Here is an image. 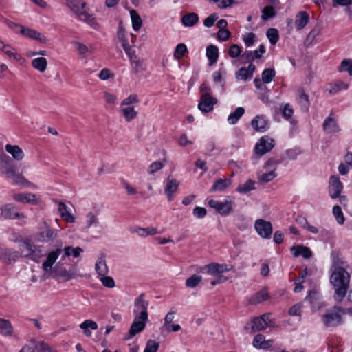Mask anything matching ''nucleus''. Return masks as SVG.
Here are the masks:
<instances>
[{
	"label": "nucleus",
	"instance_id": "obj_1",
	"mask_svg": "<svg viewBox=\"0 0 352 352\" xmlns=\"http://www.w3.org/2000/svg\"><path fill=\"white\" fill-rule=\"evenodd\" d=\"M22 165L15 164L10 157L6 153L0 155V173L14 185L30 186L32 184L23 176V170L19 168Z\"/></svg>",
	"mask_w": 352,
	"mask_h": 352
},
{
	"label": "nucleus",
	"instance_id": "obj_2",
	"mask_svg": "<svg viewBox=\"0 0 352 352\" xmlns=\"http://www.w3.org/2000/svg\"><path fill=\"white\" fill-rule=\"evenodd\" d=\"M350 275L344 267H339L331 276V283L335 288L334 299L340 303L349 286Z\"/></svg>",
	"mask_w": 352,
	"mask_h": 352
},
{
	"label": "nucleus",
	"instance_id": "obj_3",
	"mask_svg": "<svg viewBox=\"0 0 352 352\" xmlns=\"http://www.w3.org/2000/svg\"><path fill=\"white\" fill-rule=\"evenodd\" d=\"M67 6L80 21L87 23L94 29H97L98 24L91 13L79 12V10L85 7V2L82 0H66Z\"/></svg>",
	"mask_w": 352,
	"mask_h": 352
},
{
	"label": "nucleus",
	"instance_id": "obj_4",
	"mask_svg": "<svg viewBox=\"0 0 352 352\" xmlns=\"http://www.w3.org/2000/svg\"><path fill=\"white\" fill-rule=\"evenodd\" d=\"M67 6L80 21L87 23L94 29H97L98 24L91 13L79 12V10L85 7V2L82 0H66Z\"/></svg>",
	"mask_w": 352,
	"mask_h": 352
},
{
	"label": "nucleus",
	"instance_id": "obj_5",
	"mask_svg": "<svg viewBox=\"0 0 352 352\" xmlns=\"http://www.w3.org/2000/svg\"><path fill=\"white\" fill-rule=\"evenodd\" d=\"M19 256L36 261L42 255V247L36 245L30 239H25L19 241Z\"/></svg>",
	"mask_w": 352,
	"mask_h": 352
},
{
	"label": "nucleus",
	"instance_id": "obj_6",
	"mask_svg": "<svg viewBox=\"0 0 352 352\" xmlns=\"http://www.w3.org/2000/svg\"><path fill=\"white\" fill-rule=\"evenodd\" d=\"M337 305L327 309L326 313L322 316V321L326 327H334L344 323L341 312L336 309Z\"/></svg>",
	"mask_w": 352,
	"mask_h": 352
},
{
	"label": "nucleus",
	"instance_id": "obj_7",
	"mask_svg": "<svg viewBox=\"0 0 352 352\" xmlns=\"http://www.w3.org/2000/svg\"><path fill=\"white\" fill-rule=\"evenodd\" d=\"M233 204L234 201L230 197H228L224 201L214 199L208 201V206L223 216H228L232 212Z\"/></svg>",
	"mask_w": 352,
	"mask_h": 352
},
{
	"label": "nucleus",
	"instance_id": "obj_8",
	"mask_svg": "<svg viewBox=\"0 0 352 352\" xmlns=\"http://www.w3.org/2000/svg\"><path fill=\"white\" fill-rule=\"evenodd\" d=\"M26 217L19 212L17 207L13 204H6L0 208V219H21Z\"/></svg>",
	"mask_w": 352,
	"mask_h": 352
},
{
	"label": "nucleus",
	"instance_id": "obj_9",
	"mask_svg": "<svg viewBox=\"0 0 352 352\" xmlns=\"http://www.w3.org/2000/svg\"><path fill=\"white\" fill-rule=\"evenodd\" d=\"M148 302L146 300L144 294H141L134 301L133 316L148 319Z\"/></svg>",
	"mask_w": 352,
	"mask_h": 352
},
{
	"label": "nucleus",
	"instance_id": "obj_10",
	"mask_svg": "<svg viewBox=\"0 0 352 352\" xmlns=\"http://www.w3.org/2000/svg\"><path fill=\"white\" fill-rule=\"evenodd\" d=\"M254 228L261 238L265 239L271 238L273 227L270 221L263 219H256L254 223Z\"/></svg>",
	"mask_w": 352,
	"mask_h": 352
},
{
	"label": "nucleus",
	"instance_id": "obj_11",
	"mask_svg": "<svg viewBox=\"0 0 352 352\" xmlns=\"http://www.w3.org/2000/svg\"><path fill=\"white\" fill-rule=\"evenodd\" d=\"M274 140L267 135L261 137L255 145V153L263 155L274 147Z\"/></svg>",
	"mask_w": 352,
	"mask_h": 352
},
{
	"label": "nucleus",
	"instance_id": "obj_12",
	"mask_svg": "<svg viewBox=\"0 0 352 352\" xmlns=\"http://www.w3.org/2000/svg\"><path fill=\"white\" fill-rule=\"evenodd\" d=\"M148 319L143 318L135 317L129 330V333L126 337V340H130L136 334L142 332L146 327V324Z\"/></svg>",
	"mask_w": 352,
	"mask_h": 352
},
{
	"label": "nucleus",
	"instance_id": "obj_13",
	"mask_svg": "<svg viewBox=\"0 0 352 352\" xmlns=\"http://www.w3.org/2000/svg\"><path fill=\"white\" fill-rule=\"evenodd\" d=\"M218 100L213 96H200L198 109L203 113H209L213 110Z\"/></svg>",
	"mask_w": 352,
	"mask_h": 352
},
{
	"label": "nucleus",
	"instance_id": "obj_14",
	"mask_svg": "<svg viewBox=\"0 0 352 352\" xmlns=\"http://www.w3.org/2000/svg\"><path fill=\"white\" fill-rule=\"evenodd\" d=\"M204 267L206 269L208 274L217 276L219 274L230 271L232 269V265L226 263H212L206 265Z\"/></svg>",
	"mask_w": 352,
	"mask_h": 352
},
{
	"label": "nucleus",
	"instance_id": "obj_15",
	"mask_svg": "<svg viewBox=\"0 0 352 352\" xmlns=\"http://www.w3.org/2000/svg\"><path fill=\"white\" fill-rule=\"evenodd\" d=\"M58 236L57 231L50 228L46 223H43V230L37 234V239L40 242H47L56 239Z\"/></svg>",
	"mask_w": 352,
	"mask_h": 352
},
{
	"label": "nucleus",
	"instance_id": "obj_16",
	"mask_svg": "<svg viewBox=\"0 0 352 352\" xmlns=\"http://www.w3.org/2000/svg\"><path fill=\"white\" fill-rule=\"evenodd\" d=\"M343 189V185L338 176L332 175L329 180V194L332 199H336L340 197V195Z\"/></svg>",
	"mask_w": 352,
	"mask_h": 352
},
{
	"label": "nucleus",
	"instance_id": "obj_17",
	"mask_svg": "<svg viewBox=\"0 0 352 352\" xmlns=\"http://www.w3.org/2000/svg\"><path fill=\"white\" fill-rule=\"evenodd\" d=\"M251 125L256 131L260 133H264L270 128L269 120L263 115L254 117L251 121Z\"/></svg>",
	"mask_w": 352,
	"mask_h": 352
},
{
	"label": "nucleus",
	"instance_id": "obj_18",
	"mask_svg": "<svg viewBox=\"0 0 352 352\" xmlns=\"http://www.w3.org/2000/svg\"><path fill=\"white\" fill-rule=\"evenodd\" d=\"M63 252L61 248H57L56 250L50 252L47 256L46 260L43 263L42 267L45 272L52 271V266Z\"/></svg>",
	"mask_w": 352,
	"mask_h": 352
},
{
	"label": "nucleus",
	"instance_id": "obj_19",
	"mask_svg": "<svg viewBox=\"0 0 352 352\" xmlns=\"http://www.w3.org/2000/svg\"><path fill=\"white\" fill-rule=\"evenodd\" d=\"M270 315L265 314L260 317L254 318L252 321V331H259L264 330L267 326L270 325Z\"/></svg>",
	"mask_w": 352,
	"mask_h": 352
},
{
	"label": "nucleus",
	"instance_id": "obj_20",
	"mask_svg": "<svg viewBox=\"0 0 352 352\" xmlns=\"http://www.w3.org/2000/svg\"><path fill=\"white\" fill-rule=\"evenodd\" d=\"M19 257L18 251L11 248L0 249V259L8 264L15 262Z\"/></svg>",
	"mask_w": 352,
	"mask_h": 352
},
{
	"label": "nucleus",
	"instance_id": "obj_21",
	"mask_svg": "<svg viewBox=\"0 0 352 352\" xmlns=\"http://www.w3.org/2000/svg\"><path fill=\"white\" fill-rule=\"evenodd\" d=\"M179 186V182L177 179L170 176L168 177L166 180L164 192L168 197V201H171L173 200V195L177 191Z\"/></svg>",
	"mask_w": 352,
	"mask_h": 352
},
{
	"label": "nucleus",
	"instance_id": "obj_22",
	"mask_svg": "<svg viewBox=\"0 0 352 352\" xmlns=\"http://www.w3.org/2000/svg\"><path fill=\"white\" fill-rule=\"evenodd\" d=\"M277 164L276 161L274 160H268L265 164V168L267 170H269V172L263 173L261 175L258 177L259 181L263 182H269L272 181L276 175L274 172V169L275 168V166Z\"/></svg>",
	"mask_w": 352,
	"mask_h": 352
},
{
	"label": "nucleus",
	"instance_id": "obj_23",
	"mask_svg": "<svg viewBox=\"0 0 352 352\" xmlns=\"http://www.w3.org/2000/svg\"><path fill=\"white\" fill-rule=\"evenodd\" d=\"M290 252L295 258L302 256L304 258L308 259L313 255L310 248L303 245H294L291 247Z\"/></svg>",
	"mask_w": 352,
	"mask_h": 352
},
{
	"label": "nucleus",
	"instance_id": "obj_24",
	"mask_svg": "<svg viewBox=\"0 0 352 352\" xmlns=\"http://www.w3.org/2000/svg\"><path fill=\"white\" fill-rule=\"evenodd\" d=\"M95 270L98 276L107 275L109 272V268L106 261V256L101 253L99 254L95 264Z\"/></svg>",
	"mask_w": 352,
	"mask_h": 352
},
{
	"label": "nucleus",
	"instance_id": "obj_25",
	"mask_svg": "<svg viewBox=\"0 0 352 352\" xmlns=\"http://www.w3.org/2000/svg\"><path fill=\"white\" fill-rule=\"evenodd\" d=\"M21 34L27 38L40 41L41 43H45L47 41L46 37L41 32L36 30L25 28L24 26L23 28H21Z\"/></svg>",
	"mask_w": 352,
	"mask_h": 352
},
{
	"label": "nucleus",
	"instance_id": "obj_26",
	"mask_svg": "<svg viewBox=\"0 0 352 352\" xmlns=\"http://www.w3.org/2000/svg\"><path fill=\"white\" fill-rule=\"evenodd\" d=\"M5 149L12 158L17 162H20L25 157V153L23 151L18 145H12L8 144L5 146Z\"/></svg>",
	"mask_w": 352,
	"mask_h": 352
},
{
	"label": "nucleus",
	"instance_id": "obj_27",
	"mask_svg": "<svg viewBox=\"0 0 352 352\" xmlns=\"http://www.w3.org/2000/svg\"><path fill=\"white\" fill-rule=\"evenodd\" d=\"M270 297V296L268 289L267 287H264L252 295L249 299V302L252 305H256L268 300Z\"/></svg>",
	"mask_w": 352,
	"mask_h": 352
},
{
	"label": "nucleus",
	"instance_id": "obj_28",
	"mask_svg": "<svg viewBox=\"0 0 352 352\" xmlns=\"http://www.w3.org/2000/svg\"><path fill=\"white\" fill-rule=\"evenodd\" d=\"M296 97L298 103L302 109L307 110L310 105L309 96L305 92L302 87H299L296 91Z\"/></svg>",
	"mask_w": 352,
	"mask_h": 352
},
{
	"label": "nucleus",
	"instance_id": "obj_29",
	"mask_svg": "<svg viewBox=\"0 0 352 352\" xmlns=\"http://www.w3.org/2000/svg\"><path fill=\"white\" fill-rule=\"evenodd\" d=\"M253 346L258 349H267L270 348L273 344L272 340L265 339V337L262 334H257L253 340Z\"/></svg>",
	"mask_w": 352,
	"mask_h": 352
},
{
	"label": "nucleus",
	"instance_id": "obj_30",
	"mask_svg": "<svg viewBox=\"0 0 352 352\" xmlns=\"http://www.w3.org/2000/svg\"><path fill=\"white\" fill-rule=\"evenodd\" d=\"M12 199L17 202L23 204H37L36 195L32 193H17L12 196Z\"/></svg>",
	"mask_w": 352,
	"mask_h": 352
},
{
	"label": "nucleus",
	"instance_id": "obj_31",
	"mask_svg": "<svg viewBox=\"0 0 352 352\" xmlns=\"http://www.w3.org/2000/svg\"><path fill=\"white\" fill-rule=\"evenodd\" d=\"M309 14L306 11L299 12L295 19V27L296 30H302L308 23L309 21Z\"/></svg>",
	"mask_w": 352,
	"mask_h": 352
},
{
	"label": "nucleus",
	"instance_id": "obj_32",
	"mask_svg": "<svg viewBox=\"0 0 352 352\" xmlns=\"http://www.w3.org/2000/svg\"><path fill=\"white\" fill-rule=\"evenodd\" d=\"M255 71V66L253 64H250L248 67H241L236 74V77L239 80H247L250 78L254 72Z\"/></svg>",
	"mask_w": 352,
	"mask_h": 352
},
{
	"label": "nucleus",
	"instance_id": "obj_33",
	"mask_svg": "<svg viewBox=\"0 0 352 352\" xmlns=\"http://www.w3.org/2000/svg\"><path fill=\"white\" fill-rule=\"evenodd\" d=\"M131 232L137 234L140 237H146L158 234L157 228L153 227L141 228L135 227L131 229Z\"/></svg>",
	"mask_w": 352,
	"mask_h": 352
},
{
	"label": "nucleus",
	"instance_id": "obj_34",
	"mask_svg": "<svg viewBox=\"0 0 352 352\" xmlns=\"http://www.w3.org/2000/svg\"><path fill=\"white\" fill-rule=\"evenodd\" d=\"M54 272L56 273V276L63 278L65 281L69 280L78 276L77 270L75 268L67 270L65 268L60 269V270L56 269Z\"/></svg>",
	"mask_w": 352,
	"mask_h": 352
},
{
	"label": "nucleus",
	"instance_id": "obj_35",
	"mask_svg": "<svg viewBox=\"0 0 352 352\" xmlns=\"http://www.w3.org/2000/svg\"><path fill=\"white\" fill-rule=\"evenodd\" d=\"M182 23L185 27H192L199 21V16L195 12L184 14L182 17Z\"/></svg>",
	"mask_w": 352,
	"mask_h": 352
},
{
	"label": "nucleus",
	"instance_id": "obj_36",
	"mask_svg": "<svg viewBox=\"0 0 352 352\" xmlns=\"http://www.w3.org/2000/svg\"><path fill=\"white\" fill-rule=\"evenodd\" d=\"M322 126L323 129L329 133H336L340 131L336 121L331 117H327L324 120Z\"/></svg>",
	"mask_w": 352,
	"mask_h": 352
},
{
	"label": "nucleus",
	"instance_id": "obj_37",
	"mask_svg": "<svg viewBox=\"0 0 352 352\" xmlns=\"http://www.w3.org/2000/svg\"><path fill=\"white\" fill-rule=\"evenodd\" d=\"M58 212L61 217L68 223H74V217L69 212L67 206L63 202L58 203Z\"/></svg>",
	"mask_w": 352,
	"mask_h": 352
},
{
	"label": "nucleus",
	"instance_id": "obj_38",
	"mask_svg": "<svg viewBox=\"0 0 352 352\" xmlns=\"http://www.w3.org/2000/svg\"><path fill=\"white\" fill-rule=\"evenodd\" d=\"M80 328L83 331L84 334L89 337L91 336L90 329L96 330L98 329L97 323L92 320H85L79 325Z\"/></svg>",
	"mask_w": 352,
	"mask_h": 352
},
{
	"label": "nucleus",
	"instance_id": "obj_39",
	"mask_svg": "<svg viewBox=\"0 0 352 352\" xmlns=\"http://www.w3.org/2000/svg\"><path fill=\"white\" fill-rule=\"evenodd\" d=\"M206 56L209 60V65H212L217 61L219 50L215 45H210L206 48Z\"/></svg>",
	"mask_w": 352,
	"mask_h": 352
},
{
	"label": "nucleus",
	"instance_id": "obj_40",
	"mask_svg": "<svg viewBox=\"0 0 352 352\" xmlns=\"http://www.w3.org/2000/svg\"><path fill=\"white\" fill-rule=\"evenodd\" d=\"M231 184L232 180L230 179L225 178L218 179L214 183L210 191H223L228 188Z\"/></svg>",
	"mask_w": 352,
	"mask_h": 352
},
{
	"label": "nucleus",
	"instance_id": "obj_41",
	"mask_svg": "<svg viewBox=\"0 0 352 352\" xmlns=\"http://www.w3.org/2000/svg\"><path fill=\"white\" fill-rule=\"evenodd\" d=\"M0 50L3 52L9 57L14 58L16 60H19L21 58V55L16 52L14 47L3 42L1 43Z\"/></svg>",
	"mask_w": 352,
	"mask_h": 352
},
{
	"label": "nucleus",
	"instance_id": "obj_42",
	"mask_svg": "<svg viewBox=\"0 0 352 352\" xmlns=\"http://www.w3.org/2000/svg\"><path fill=\"white\" fill-rule=\"evenodd\" d=\"M62 250L64 252V254L62 256L63 260H64L65 257L70 256H72L74 258H77L83 252V250L80 247L73 248L72 246H67Z\"/></svg>",
	"mask_w": 352,
	"mask_h": 352
},
{
	"label": "nucleus",
	"instance_id": "obj_43",
	"mask_svg": "<svg viewBox=\"0 0 352 352\" xmlns=\"http://www.w3.org/2000/svg\"><path fill=\"white\" fill-rule=\"evenodd\" d=\"M13 333V328L10 322L0 318V334L3 336H10Z\"/></svg>",
	"mask_w": 352,
	"mask_h": 352
},
{
	"label": "nucleus",
	"instance_id": "obj_44",
	"mask_svg": "<svg viewBox=\"0 0 352 352\" xmlns=\"http://www.w3.org/2000/svg\"><path fill=\"white\" fill-rule=\"evenodd\" d=\"M120 111L126 122L133 120L138 116V111L133 107H124Z\"/></svg>",
	"mask_w": 352,
	"mask_h": 352
},
{
	"label": "nucleus",
	"instance_id": "obj_45",
	"mask_svg": "<svg viewBox=\"0 0 352 352\" xmlns=\"http://www.w3.org/2000/svg\"><path fill=\"white\" fill-rule=\"evenodd\" d=\"M32 67L40 72H44L46 70L47 61L44 57H38L32 60Z\"/></svg>",
	"mask_w": 352,
	"mask_h": 352
},
{
	"label": "nucleus",
	"instance_id": "obj_46",
	"mask_svg": "<svg viewBox=\"0 0 352 352\" xmlns=\"http://www.w3.org/2000/svg\"><path fill=\"white\" fill-rule=\"evenodd\" d=\"M245 113V109L243 107H237L235 111L232 113H231L228 118V122L230 124H235L242 117V116Z\"/></svg>",
	"mask_w": 352,
	"mask_h": 352
},
{
	"label": "nucleus",
	"instance_id": "obj_47",
	"mask_svg": "<svg viewBox=\"0 0 352 352\" xmlns=\"http://www.w3.org/2000/svg\"><path fill=\"white\" fill-rule=\"evenodd\" d=\"M131 19L132 21L133 29L135 31H139L142 25V21L139 14L135 10L130 11Z\"/></svg>",
	"mask_w": 352,
	"mask_h": 352
},
{
	"label": "nucleus",
	"instance_id": "obj_48",
	"mask_svg": "<svg viewBox=\"0 0 352 352\" xmlns=\"http://www.w3.org/2000/svg\"><path fill=\"white\" fill-rule=\"evenodd\" d=\"M124 52L130 60L131 66L134 69H137L141 65V63L135 54V51L133 50L131 47H129L126 50H124Z\"/></svg>",
	"mask_w": 352,
	"mask_h": 352
},
{
	"label": "nucleus",
	"instance_id": "obj_49",
	"mask_svg": "<svg viewBox=\"0 0 352 352\" xmlns=\"http://www.w3.org/2000/svg\"><path fill=\"white\" fill-rule=\"evenodd\" d=\"M74 45L78 51V53L81 56H85L87 54H91L94 51L92 47H89L86 45L78 41L74 42Z\"/></svg>",
	"mask_w": 352,
	"mask_h": 352
},
{
	"label": "nucleus",
	"instance_id": "obj_50",
	"mask_svg": "<svg viewBox=\"0 0 352 352\" xmlns=\"http://www.w3.org/2000/svg\"><path fill=\"white\" fill-rule=\"evenodd\" d=\"M339 72H347L350 76H352V60L349 58L342 60L338 69Z\"/></svg>",
	"mask_w": 352,
	"mask_h": 352
},
{
	"label": "nucleus",
	"instance_id": "obj_51",
	"mask_svg": "<svg viewBox=\"0 0 352 352\" xmlns=\"http://www.w3.org/2000/svg\"><path fill=\"white\" fill-rule=\"evenodd\" d=\"M320 28L318 25H316L307 36L305 43L307 45L312 44L316 38L320 34Z\"/></svg>",
	"mask_w": 352,
	"mask_h": 352
},
{
	"label": "nucleus",
	"instance_id": "obj_52",
	"mask_svg": "<svg viewBox=\"0 0 352 352\" xmlns=\"http://www.w3.org/2000/svg\"><path fill=\"white\" fill-rule=\"evenodd\" d=\"M202 277L197 274H192L186 279V286L189 288H194L197 286L201 281Z\"/></svg>",
	"mask_w": 352,
	"mask_h": 352
},
{
	"label": "nucleus",
	"instance_id": "obj_53",
	"mask_svg": "<svg viewBox=\"0 0 352 352\" xmlns=\"http://www.w3.org/2000/svg\"><path fill=\"white\" fill-rule=\"evenodd\" d=\"M275 76V71L274 69L268 68L262 72V81L264 84L270 83Z\"/></svg>",
	"mask_w": 352,
	"mask_h": 352
},
{
	"label": "nucleus",
	"instance_id": "obj_54",
	"mask_svg": "<svg viewBox=\"0 0 352 352\" xmlns=\"http://www.w3.org/2000/svg\"><path fill=\"white\" fill-rule=\"evenodd\" d=\"M187 47L184 43L178 44L174 51V58L177 60L181 59L187 52Z\"/></svg>",
	"mask_w": 352,
	"mask_h": 352
},
{
	"label": "nucleus",
	"instance_id": "obj_55",
	"mask_svg": "<svg viewBox=\"0 0 352 352\" xmlns=\"http://www.w3.org/2000/svg\"><path fill=\"white\" fill-rule=\"evenodd\" d=\"M118 38L119 41L121 43L124 50H126L128 47H131L127 41V38L126 37L125 32L122 27H119V28H118Z\"/></svg>",
	"mask_w": 352,
	"mask_h": 352
},
{
	"label": "nucleus",
	"instance_id": "obj_56",
	"mask_svg": "<svg viewBox=\"0 0 352 352\" xmlns=\"http://www.w3.org/2000/svg\"><path fill=\"white\" fill-rule=\"evenodd\" d=\"M333 214L337 221V222L342 225L344 223L345 218L344 217L342 208L338 205L334 206L333 208Z\"/></svg>",
	"mask_w": 352,
	"mask_h": 352
},
{
	"label": "nucleus",
	"instance_id": "obj_57",
	"mask_svg": "<svg viewBox=\"0 0 352 352\" xmlns=\"http://www.w3.org/2000/svg\"><path fill=\"white\" fill-rule=\"evenodd\" d=\"M261 12V18L263 21H267L276 14L274 8L270 6L264 7Z\"/></svg>",
	"mask_w": 352,
	"mask_h": 352
},
{
	"label": "nucleus",
	"instance_id": "obj_58",
	"mask_svg": "<svg viewBox=\"0 0 352 352\" xmlns=\"http://www.w3.org/2000/svg\"><path fill=\"white\" fill-rule=\"evenodd\" d=\"M260 58L261 57L259 56L258 53L256 52V50L245 51L241 55V58L243 59V60H245V62H252L254 59Z\"/></svg>",
	"mask_w": 352,
	"mask_h": 352
},
{
	"label": "nucleus",
	"instance_id": "obj_59",
	"mask_svg": "<svg viewBox=\"0 0 352 352\" xmlns=\"http://www.w3.org/2000/svg\"><path fill=\"white\" fill-rule=\"evenodd\" d=\"M139 102L138 96L135 94L129 95L128 97L122 100L121 102V107H131L133 104L138 103Z\"/></svg>",
	"mask_w": 352,
	"mask_h": 352
},
{
	"label": "nucleus",
	"instance_id": "obj_60",
	"mask_svg": "<svg viewBox=\"0 0 352 352\" xmlns=\"http://www.w3.org/2000/svg\"><path fill=\"white\" fill-rule=\"evenodd\" d=\"M34 346L38 352H57L53 349L48 344L41 341L38 342L34 344Z\"/></svg>",
	"mask_w": 352,
	"mask_h": 352
},
{
	"label": "nucleus",
	"instance_id": "obj_61",
	"mask_svg": "<svg viewBox=\"0 0 352 352\" xmlns=\"http://www.w3.org/2000/svg\"><path fill=\"white\" fill-rule=\"evenodd\" d=\"M98 278L100 279L102 285L107 288H113L116 285V283L113 278L111 276L103 275L98 276Z\"/></svg>",
	"mask_w": 352,
	"mask_h": 352
},
{
	"label": "nucleus",
	"instance_id": "obj_62",
	"mask_svg": "<svg viewBox=\"0 0 352 352\" xmlns=\"http://www.w3.org/2000/svg\"><path fill=\"white\" fill-rule=\"evenodd\" d=\"M254 183L252 181L248 180L243 184L240 185L237 188L236 190L240 193L245 194L248 192L254 189Z\"/></svg>",
	"mask_w": 352,
	"mask_h": 352
},
{
	"label": "nucleus",
	"instance_id": "obj_63",
	"mask_svg": "<svg viewBox=\"0 0 352 352\" xmlns=\"http://www.w3.org/2000/svg\"><path fill=\"white\" fill-rule=\"evenodd\" d=\"M267 36L270 43L272 45H275L277 43L279 38L278 32L275 28H270L267 31Z\"/></svg>",
	"mask_w": 352,
	"mask_h": 352
},
{
	"label": "nucleus",
	"instance_id": "obj_64",
	"mask_svg": "<svg viewBox=\"0 0 352 352\" xmlns=\"http://www.w3.org/2000/svg\"><path fill=\"white\" fill-rule=\"evenodd\" d=\"M160 343L153 340H149L146 342L144 352H157Z\"/></svg>",
	"mask_w": 352,
	"mask_h": 352
}]
</instances>
